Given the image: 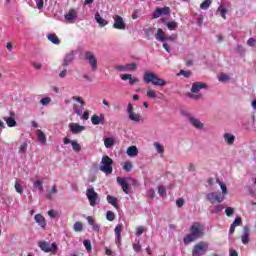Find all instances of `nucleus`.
<instances>
[{"label": "nucleus", "mask_w": 256, "mask_h": 256, "mask_svg": "<svg viewBox=\"0 0 256 256\" xmlns=\"http://www.w3.org/2000/svg\"><path fill=\"white\" fill-rule=\"evenodd\" d=\"M27 147H28V145H27V142H23L21 145H20V147H19V153H22V154H25V153H27Z\"/></svg>", "instance_id": "nucleus-46"}, {"label": "nucleus", "mask_w": 256, "mask_h": 256, "mask_svg": "<svg viewBox=\"0 0 256 256\" xmlns=\"http://www.w3.org/2000/svg\"><path fill=\"white\" fill-rule=\"evenodd\" d=\"M85 59L91 65L92 71H97V58L95 57V55L91 52H86Z\"/></svg>", "instance_id": "nucleus-10"}, {"label": "nucleus", "mask_w": 256, "mask_h": 256, "mask_svg": "<svg viewBox=\"0 0 256 256\" xmlns=\"http://www.w3.org/2000/svg\"><path fill=\"white\" fill-rule=\"evenodd\" d=\"M129 79L130 85H135V83H139V78H133L131 74H124L121 76L122 81H127Z\"/></svg>", "instance_id": "nucleus-23"}, {"label": "nucleus", "mask_w": 256, "mask_h": 256, "mask_svg": "<svg viewBox=\"0 0 256 256\" xmlns=\"http://www.w3.org/2000/svg\"><path fill=\"white\" fill-rule=\"evenodd\" d=\"M207 251H209V243L205 241H200L199 243L194 245L192 250V256H203Z\"/></svg>", "instance_id": "nucleus-4"}, {"label": "nucleus", "mask_w": 256, "mask_h": 256, "mask_svg": "<svg viewBox=\"0 0 256 256\" xmlns=\"http://www.w3.org/2000/svg\"><path fill=\"white\" fill-rule=\"evenodd\" d=\"M154 147L157 150V153H165V148L160 145L159 142H155Z\"/></svg>", "instance_id": "nucleus-45"}, {"label": "nucleus", "mask_w": 256, "mask_h": 256, "mask_svg": "<svg viewBox=\"0 0 256 256\" xmlns=\"http://www.w3.org/2000/svg\"><path fill=\"white\" fill-rule=\"evenodd\" d=\"M113 19H114V24H113L114 29L125 30L127 28L125 21H123V17L119 15H115L113 16Z\"/></svg>", "instance_id": "nucleus-9"}, {"label": "nucleus", "mask_w": 256, "mask_h": 256, "mask_svg": "<svg viewBox=\"0 0 256 256\" xmlns=\"http://www.w3.org/2000/svg\"><path fill=\"white\" fill-rule=\"evenodd\" d=\"M115 69L117 71H127L126 65H124V66H115Z\"/></svg>", "instance_id": "nucleus-64"}, {"label": "nucleus", "mask_w": 256, "mask_h": 256, "mask_svg": "<svg viewBox=\"0 0 256 256\" xmlns=\"http://www.w3.org/2000/svg\"><path fill=\"white\" fill-rule=\"evenodd\" d=\"M158 193L160 197H164V195H167V190L165 189V186H159Z\"/></svg>", "instance_id": "nucleus-49"}, {"label": "nucleus", "mask_w": 256, "mask_h": 256, "mask_svg": "<svg viewBox=\"0 0 256 256\" xmlns=\"http://www.w3.org/2000/svg\"><path fill=\"white\" fill-rule=\"evenodd\" d=\"M223 205L218 204L214 207V213H221V211H223Z\"/></svg>", "instance_id": "nucleus-59"}, {"label": "nucleus", "mask_w": 256, "mask_h": 256, "mask_svg": "<svg viewBox=\"0 0 256 256\" xmlns=\"http://www.w3.org/2000/svg\"><path fill=\"white\" fill-rule=\"evenodd\" d=\"M218 13H220L222 19H227V9L223 6L218 7Z\"/></svg>", "instance_id": "nucleus-35"}, {"label": "nucleus", "mask_w": 256, "mask_h": 256, "mask_svg": "<svg viewBox=\"0 0 256 256\" xmlns=\"http://www.w3.org/2000/svg\"><path fill=\"white\" fill-rule=\"evenodd\" d=\"M143 231H144L143 226H139L136 230L137 237H140V235H143Z\"/></svg>", "instance_id": "nucleus-61"}, {"label": "nucleus", "mask_w": 256, "mask_h": 256, "mask_svg": "<svg viewBox=\"0 0 256 256\" xmlns=\"http://www.w3.org/2000/svg\"><path fill=\"white\" fill-rule=\"evenodd\" d=\"M126 153L128 157H137V155H139V150L137 149V146H130L127 148Z\"/></svg>", "instance_id": "nucleus-25"}, {"label": "nucleus", "mask_w": 256, "mask_h": 256, "mask_svg": "<svg viewBox=\"0 0 256 256\" xmlns=\"http://www.w3.org/2000/svg\"><path fill=\"white\" fill-rule=\"evenodd\" d=\"M166 27L169 29V31H176L179 25L177 24V22L171 21L166 23Z\"/></svg>", "instance_id": "nucleus-32"}, {"label": "nucleus", "mask_w": 256, "mask_h": 256, "mask_svg": "<svg viewBox=\"0 0 256 256\" xmlns=\"http://www.w3.org/2000/svg\"><path fill=\"white\" fill-rule=\"evenodd\" d=\"M48 40H50L51 43H54V45H59V43H61L59 37H57V34H49Z\"/></svg>", "instance_id": "nucleus-31"}, {"label": "nucleus", "mask_w": 256, "mask_h": 256, "mask_svg": "<svg viewBox=\"0 0 256 256\" xmlns=\"http://www.w3.org/2000/svg\"><path fill=\"white\" fill-rule=\"evenodd\" d=\"M73 101H76L77 103H80V105L83 107L85 105V101H83V98L79 96H73L72 97Z\"/></svg>", "instance_id": "nucleus-52"}, {"label": "nucleus", "mask_w": 256, "mask_h": 256, "mask_svg": "<svg viewBox=\"0 0 256 256\" xmlns=\"http://www.w3.org/2000/svg\"><path fill=\"white\" fill-rule=\"evenodd\" d=\"M241 223H242L241 218H240V217H237V218H235V220H234V222L232 223V225H233L234 227H239V225H241Z\"/></svg>", "instance_id": "nucleus-58"}, {"label": "nucleus", "mask_w": 256, "mask_h": 256, "mask_svg": "<svg viewBox=\"0 0 256 256\" xmlns=\"http://www.w3.org/2000/svg\"><path fill=\"white\" fill-rule=\"evenodd\" d=\"M205 231V226L199 222L193 223L190 227V234H187L183 241L185 245H189V243H193V241H197L200 237H203V232Z\"/></svg>", "instance_id": "nucleus-1"}, {"label": "nucleus", "mask_w": 256, "mask_h": 256, "mask_svg": "<svg viewBox=\"0 0 256 256\" xmlns=\"http://www.w3.org/2000/svg\"><path fill=\"white\" fill-rule=\"evenodd\" d=\"M211 7V0H205L200 4V9H203L204 11L209 9Z\"/></svg>", "instance_id": "nucleus-38"}, {"label": "nucleus", "mask_w": 256, "mask_h": 256, "mask_svg": "<svg viewBox=\"0 0 256 256\" xmlns=\"http://www.w3.org/2000/svg\"><path fill=\"white\" fill-rule=\"evenodd\" d=\"M55 193H57V186L53 185L52 189L47 194V199L49 200L53 199V195H55Z\"/></svg>", "instance_id": "nucleus-37"}, {"label": "nucleus", "mask_w": 256, "mask_h": 256, "mask_svg": "<svg viewBox=\"0 0 256 256\" xmlns=\"http://www.w3.org/2000/svg\"><path fill=\"white\" fill-rule=\"evenodd\" d=\"M107 202H108L110 205L114 206L115 209H119V200H118L116 197H113V196H111V195H108V196H107Z\"/></svg>", "instance_id": "nucleus-27"}, {"label": "nucleus", "mask_w": 256, "mask_h": 256, "mask_svg": "<svg viewBox=\"0 0 256 256\" xmlns=\"http://www.w3.org/2000/svg\"><path fill=\"white\" fill-rule=\"evenodd\" d=\"M34 219H35L36 223H38V225L40 227H42V229H45V227H47V222L45 221V217H43V215L36 214L34 216Z\"/></svg>", "instance_id": "nucleus-22"}, {"label": "nucleus", "mask_w": 256, "mask_h": 256, "mask_svg": "<svg viewBox=\"0 0 256 256\" xmlns=\"http://www.w3.org/2000/svg\"><path fill=\"white\" fill-rule=\"evenodd\" d=\"M83 244L87 251H91L93 249V245H91V240H84Z\"/></svg>", "instance_id": "nucleus-48"}, {"label": "nucleus", "mask_w": 256, "mask_h": 256, "mask_svg": "<svg viewBox=\"0 0 256 256\" xmlns=\"http://www.w3.org/2000/svg\"><path fill=\"white\" fill-rule=\"evenodd\" d=\"M189 121H190L191 125L193 127H195L196 129H203V127H204L203 122H201L199 119H197L195 117H190Z\"/></svg>", "instance_id": "nucleus-24"}, {"label": "nucleus", "mask_w": 256, "mask_h": 256, "mask_svg": "<svg viewBox=\"0 0 256 256\" xmlns=\"http://www.w3.org/2000/svg\"><path fill=\"white\" fill-rule=\"evenodd\" d=\"M65 19L68 23H73L75 19H77V11L74 9H71L68 11V13L65 15Z\"/></svg>", "instance_id": "nucleus-20"}, {"label": "nucleus", "mask_w": 256, "mask_h": 256, "mask_svg": "<svg viewBox=\"0 0 256 256\" xmlns=\"http://www.w3.org/2000/svg\"><path fill=\"white\" fill-rule=\"evenodd\" d=\"M71 145H72L73 151H76V153H79V151H81V145L77 143L76 140H72Z\"/></svg>", "instance_id": "nucleus-40"}, {"label": "nucleus", "mask_w": 256, "mask_h": 256, "mask_svg": "<svg viewBox=\"0 0 256 256\" xmlns=\"http://www.w3.org/2000/svg\"><path fill=\"white\" fill-rule=\"evenodd\" d=\"M95 19H96V23H98V25L100 27H105V25L109 24V22L107 20L103 19V17H101V14H99V13L95 14Z\"/></svg>", "instance_id": "nucleus-26"}, {"label": "nucleus", "mask_w": 256, "mask_h": 256, "mask_svg": "<svg viewBox=\"0 0 256 256\" xmlns=\"http://www.w3.org/2000/svg\"><path fill=\"white\" fill-rule=\"evenodd\" d=\"M225 214H226V217H233V215L235 214V208L227 207L225 209Z\"/></svg>", "instance_id": "nucleus-42"}, {"label": "nucleus", "mask_w": 256, "mask_h": 256, "mask_svg": "<svg viewBox=\"0 0 256 256\" xmlns=\"http://www.w3.org/2000/svg\"><path fill=\"white\" fill-rule=\"evenodd\" d=\"M36 134H37V136H38V141L40 142V143H43V144H45V143H47V137L45 136V133H43V131H41V130H37L36 131Z\"/></svg>", "instance_id": "nucleus-29"}, {"label": "nucleus", "mask_w": 256, "mask_h": 256, "mask_svg": "<svg viewBox=\"0 0 256 256\" xmlns=\"http://www.w3.org/2000/svg\"><path fill=\"white\" fill-rule=\"evenodd\" d=\"M91 121H92V125H104V123H105V115L100 114V116H99V115L94 114L91 117Z\"/></svg>", "instance_id": "nucleus-16"}, {"label": "nucleus", "mask_w": 256, "mask_h": 256, "mask_svg": "<svg viewBox=\"0 0 256 256\" xmlns=\"http://www.w3.org/2000/svg\"><path fill=\"white\" fill-rule=\"evenodd\" d=\"M241 241L243 245H249V243H251V231L249 230V226L243 227V234L241 236Z\"/></svg>", "instance_id": "nucleus-11"}, {"label": "nucleus", "mask_w": 256, "mask_h": 256, "mask_svg": "<svg viewBox=\"0 0 256 256\" xmlns=\"http://www.w3.org/2000/svg\"><path fill=\"white\" fill-rule=\"evenodd\" d=\"M220 189L222 190L223 197H225V195L229 193V191L227 190V186L224 183H220Z\"/></svg>", "instance_id": "nucleus-51"}, {"label": "nucleus", "mask_w": 256, "mask_h": 256, "mask_svg": "<svg viewBox=\"0 0 256 256\" xmlns=\"http://www.w3.org/2000/svg\"><path fill=\"white\" fill-rule=\"evenodd\" d=\"M73 229H74V231H76V232H81V231H83V223H81V222H76V223L74 224V226H73Z\"/></svg>", "instance_id": "nucleus-44"}, {"label": "nucleus", "mask_w": 256, "mask_h": 256, "mask_svg": "<svg viewBox=\"0 0 256 256\" xmlns=\"http://www.w3.org/2000/svg\"><path fill=\"white\" fill-rule=\"evenodd\" d=\"M219 81H221V82L229 81V75H227V74H220Z\"/></svg>", "instance_id": "nucleus-56"}, {"label": "nucleus", "mask_w": 256, "mask_h": 256, "mask_svg": "<svg viewBox=\"0 0 256 256\" xmlns=\"http://www.w3.org/2000/svg\"><path fill=\"white\" fill-rule=\"evenodd\" d=\"M69 129L73 135H77L81 133L82 131H85V126H81L78 123H70Z\"/></svg>", "instance_id": "nucleus-15"}, {"label": "nucleus", "mask_w": 256, "mask_h": 256, "mask_svg": "<svg viewBox=\"0 0 256 256\" xmlns=\"http://www.w3.org/2000/svg\"><path fill=\"white\" fill-rule=\"evenodd\" d=\"M143 81L147 85L149 83H152L155 87H165L167 85V81L165 79L159 77L155 72L152 71H146L143 75Z\"/></svg>", "instance_id": "nucleus-2"}, {"label": "nucleus", "mask_w": 256, "mask_h": 256, "mask_svg": "<svg viewBox=\"0 0 256 256\" xmlns=\"http://www.w3.org/2000/svg\"><path fill=\"white\" fill-rule=\"evenodd\" d=\"M91 227L93 231H96V233H99V231L101 230V226L95 222L91 225Z\"/></svg>", "instance_id": "nucleus-57"}, {"label": "nucleus", "mask_w": 256, "mask_h": 256, "mask_svg": "<svg viewBox=\"0 0 256 256\" xmlns=\"http://www.w3.org/2000/svg\"><path fill=\"white\" fill-rule=\"evenodd\" d=\"M200 89H207V84L203 82H194L192 84V88H191L192 93H199Z\"/></svg>", "instance_id": "nucleus-17"}, {"label": "nucleus", "mask_w": 256, "mask_h": 256, "mask_svg": "<svg viewBox=\"0 0 256 256\" xmlns=\"http://www.w3.org/2000/svg\"><path fill=\"white\" fill-rule=\"evenodd\" d=\"M126 71H137V63L126 64Z\"/></svg>", "instance_id": "nucleus-43"}, {"label": "nucleus", "mask_w": 256, "mask_h": 256, "mask_svg": "<svg viewBox=\"0 0 256 256\" xmlns=\"http://www.w3.org/2000/svg\"><path fill=\"white\" fill-rule=\"evenodd\" d=\"M48 215H49V217H51L52 219H55V217H57V212H55V210H49V211H48Z\"/></svg>", "instance_id": "nucleus-62"}, {"label": "nucleus", "mask_w": 256, "mask_h": 256, "mask_svg": "<svg viewBox=\"0 0 256 256\" xmlns=\"http://www.w3.org/2000/svg\"><path fill=\"white\" fill-rule=\"evenodd\" d=\"M127 113L130 121H134V123H139L140 121H143V116H141L139 113H135L133 104L131 103H128Z\"/></svg>", "instance_id": "nucleus-6"}, {"label": "nucleus", "mask_w": 256, "mask_h": 256, "mask_svg": "<svg viewBox=\"0 0 256 256\" xmlns=\"http://www.w3.org/2000/svg\"><path fill=\"white\" fill-rule=\"evenodd\" d=\"M86 197L91 207H95V205H97V199H99V194L95 192V188H88L86 190Z\"/></svg>", "instance_id": "nucleus-8"}, {"label": "nucleus", "mask_w": 256, "mask_h": 256, "mask_svg": "<svg viewBox=\"0 0 256 256\" xmlns=\"http://www.w3.org/2000/svg\"><path fill=\"white\" fill-rule=\"evenodd\" d=\"M121 231H123V224H118L114 229L116 243H118V245H121Z\"/></svg>", "instance_id": "nucleus-21"}, {"label": "nucleus", "mask_w": 256, "mask_h": 256, "mask_svg": "<svg viewBox=\"0 0 256 256\" xmlns=\"http://www.w3.org/2000/svg\"><path fill=\"white\" fill-rule=\"evenodd\" d=\"M171 13V8L163 7V8H156L153 13L152 19H159L161 15H169Z\"/></svg>", "instance_id": "nucleus-13"}, {"label": "nucleus", "mask_w": 256, "mask_h": 256, "mask_svg": "<svg viewBox=\"0 0 256 256\" xmlns=\"http://www.w3.org/2000/svg\"><path fill=\"white\" fill-rule=\"evenodd\" d=\"M99 169L102 173H105V175H111V173H113V159L104 155L101 159Z\"/></svg>", "instance_id": "nucleus-3"}, {"label": "nucleus", "mask_w": 256, "mask_h": 256, "mask_svg": "<svg viewBox=\"0 0 256 256\" xmlns=\"http://www.w3.org/2000/svg\"><path fill=\"white\" fill-rule=\"evenodd\" d=\"M107 221H115V213L113 211H108L106 213Z\"/></svg>", "instance_id": "nucleus-47"}, {"label": "nucleus", "mask_w": 256, "mask_h": 256, "mask_svg": "<svg viewBox=\"0 0 256 256\" xmlns=\"http://www.w3.org/2000/svg\"><path fill=\"white\" fill-rule=\"evenodd\" d=\"M177 75L178 76L183 75V77H185L186 79H189V77H191V75H192V72H191V70H187V71L180 70V72Z\"/></svg>", "instance_id": "nucleus-41"}, {"label": "nucleus", "mask_w": 256, "mask_h": 256, "mask_svg": "<svg viewBox=\"0 0 256 256\" xmlns=\"http://www.w3.org/2000/svg\"><path fill=\"white\" fill-rule=\"evenodd\" d=\"M246 45H248L249 47H255V45H256V40H255V38H249V39L246 41Z\"/></svg>", "instance_id": "nucleus-54"}, {"label": "nucleus", "mask_w": 256, "mask_h": 256, "mask_svg": "<svg viewBox=\"0 0 256 256\" xmlns=\"http://www.w3.org/2000/svg\"><path fill=\"white\" fill-rule=\"evenodd\" d=\"M74 60H75V52L70 51L65 55L62 62V67H68V65H71V63H73Z\"/></svg>", "instance_id": "nucleus-14"}, {"label": "nucleus", "mask_w": 256, "mask_h": 256, "mask_svg": "<svg viewBox=\"0 0 256 256\" xmlns=\"http://www.w3.org/2000/svg\"><path fill=\"white\" fill-rule=\"evenodd\" d=\"M122 168H123L124 171L129 173V171H131V169H133V163H131L130 161H127V162L124 163Z\"/></svg>", "instance_id": "nucleus-39"}, {"label": "nucleus", "mask_w": 256, "mask_h": 256, "mask_svg": "<svg viewBox=\"0 0 256 256\" xmlns=\"http://www.w3.org/2000/svg\"><path fill=\"white\" fill-rule=\"evenodd\" d=\"M178 35L177 34H172V35H167V41H171L172 43H175V41H177L178 39Z\"/></svg>", "instance_id": "nucleus-53"}, {"label": "nucleus", "mask_w": 256, "mask_h": 256, "mask_svg": "<svg viewBox=\"0 0 256 256\" xmlns=\"http://www.w3.org/2000/svg\"><path fill=\"white\" fill-rule=\"evenodd\" d=\"M206 199L207 201H209V203H223V201H225V196H223L221 193L219 192H210L206 195Z\"/></svg>", "instance_id": "nucleus-7"}, {"label": "nucleus", "mask_w": 256, "mask_h": 256, "mask_svg": "<svg viewBox=\"0 0 256 256\" xmlns=\"http://www.w3.org/2000/svg\"><path fill=\"white\" fill-rule=\"evenodd\" d=\"M133 249H134V251H136V253H139V251H141V245L140 244H134Z\"/></svg>", "instance_id": "nucleus-63"}, {"label": "nucleus", "mask_w": 256, "mask_h": 256, "mask_svg": "<svg viewBox=\"0 0 256 256\" xmlns=\"http://www.w3.org/2000/svg\"><path fill=\"white\" fill-rule=\"evenodd\" d=\"M155 39L163 43L164 41H167V34H165L163 29L158 28L155 34Z\"/></svg>", "instance_id": "nucleus-19"}, {"label": "nucleus", "mask_w": 256, "mask_h": 256, "mask_svg": "<svg viewBox=\"0 0 256 256\" xmlns=\"http://www.w3.org/2000/svg\"><path fill=\"white\" fill-rule=\"evenodd\" d=\"M146 97H148V99H157V92H155V90L149 88L146 92Z\"/></svg>", "instance_id": "nucleus-34"}, {"label": "nucleus", "mask_w": 256, "mask_h": 256, "mask_svg": "<svg viewBox=\"0 0 256 256\" xmlns=\"http://www.w3.org/2000/svg\"><path fill=\"white\" fill-rule=\"evenodd\" d=\"M104 145L106 149H111L115 145V139L113 138H106L104 139Z\"/></svg>", "instance_id": "nucleus-30"}, {"label": "nucleus", "mask_w": 256, "mask_h": 256, "mask_svg": "<svg viewBox=\"0 0 256 256\" xmlns=\"http://www.w3.org/2000/svg\"><path fill=\"white\" fill-rule=\"evenodd\" d=\"M4 121H6L8 127H15L17 125V121H15V112H10V117H4Z\"/></svg>", "instance_id": "nucleus-18"}, {"label": "nucleus", "mask_w": 256, "mask_h": 256, "mask_svg": "<svg viewBox=\"0 0 256 256\" xmlns=\"http://www.w3.org/2000/svg\"><path fill=\"white\" fill-rule=\"evenodd\" d=\"M224 141L227 143V145H233V143H235V135L231 133L224 134Z\"/></svg>", "instance_id": "nucleus-28"}, {"label": "nucleus", "mask_w": 256, "mask_h": 256, "mask_svg": "<svg viewBox=\"0 0 256 256\" xmlns=\"http://www.w3.org/2000/svg\"><path fill=\"white\" fill-rule=\"evenodd\" d=\"M51 102V98L50 97H44L40 100L41 105L43 106H47L49 105V103Z\"/></svg>", "instance_id": "nucleus-50"}, {"label": "nucleus", "mask_w": 256, "mask_h": 256, "mask_svg": "<svg viewBox=\"0 0 256 256\" xmlns=\"http://www.w3.org/2000/svg\"><path fill=\"white\" fill-rule=\"evenodd\" d=\"M176 205L177 207L181 208L183 207V205H185V200L183 198H179L177 201H176Z\"/></svg>", "instance_id": "nucleus-60"}, {"label": "nucleus", "mask_w": 256, "mask_h": 256, "mask_svg": "<svg viewBox=\"0 0 256 256\" xmlns=\"http://www.w3.org/2000/svg\"><path fill=\"white\" fill-rule=\"evenodd\" d=\"M38 246L40 247L41 251H44V253H53L54 255L59 249V247H57V243L55 242L50 246L48 242L40 241L38 242Z\"/></svg>", "instance_id": "nucleus-5"}, {"label": "nucleus", "mask_w": 256, "mask_h": 256, "mask_svg": "<svg viewBox=\"0 0 256 256\" xmlns=\"http://www.w3.org/2000/svg\"><path fill=\"white\" fill-rule=\"evenodd\" d=\"M33 187L34 189H38L40 193H43V182H41V180L34 181Z\"/></svg>", "instance_id": "nucleus-33"}, {"label": "nucleus", "mask_w": 256, "mask_h": 256, "mask_svg": "<svg viewBox=\"0 0 256 256\" xmlns=\"http://www.w3.org/2000/svg\"><path fill=\"white\" fill-rule=\"evenodd\" d=\"M129 179H131V178H121V177L116 178L117 183H119V185L122 188V191L126 195H129V183L127 182V181H129Z\"/></svg>", "instance_id": "nucleus-12"}, {"label": "nucleus", "mask_w": 256, "mask_h": 256, "mask_svg": "<svg viewBox=\"0 0 256 256\" xmlns=\"http://www.w3.org/2000/svg\"><path fill=\"white\" fill-rule=\"evenodd\" d=\"M14 188L16 193H19V195H23V187L21 186V183H19V181L15 182Z\"/></svg>", "instance_id": "nucleus-36"}, {"label": "nucleus", "mask_w": 256, "mask_h": 256, "mask_svg": "<svg viewBox=\"0 0 256 256\" xmlns=\"http://www.w3.org/2000/svg\"><path fill=\"white\" fill-rule=\"evenodd\" d=\"M37 9H42L45 5V1L43 0H35Z\"/></svg>", "instance_id": "nucleus-55"}]
</instances>
